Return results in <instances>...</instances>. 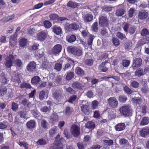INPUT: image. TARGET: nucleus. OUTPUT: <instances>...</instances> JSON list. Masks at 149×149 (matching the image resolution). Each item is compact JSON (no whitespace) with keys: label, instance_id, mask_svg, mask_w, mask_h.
Wrapping results in <instances>:
<instances>
[{"label":"nucleus","instance_id":"f257e3e1","mask_svg":"<svg viewBox=\"0 0 149 149\" xmlns=\"http://www.w3.org/2000/svg\"><path fill=\"white\" fill-rule=\"evenodd\" d=\"M64 141L63 139H60V135L58 134L56 138L54 144L50 147V149H63V143Z\"/></svg>","mask_w":149,"mask_h":149},{"label":"nucleus","instance_id":"f03ea898","mask_svg":"<svg viewBox=\"0 0 149 149\" xmlns=\"http://www.w3.org/2000/svg\"><path fill=\"white\" fill-rule=\"evenodd\" d=\"M15 58L14 56L12 54H9L5 58L4 64L7 68H10L13 63Z\"/></svg>","mask_w":149,"mask_h":149},{"label":"nucleus","instance_id":"7ed1b4c3","mask_svg":"<svg viewBox=\"0 0 149 149\" xmlns=\"http://www.w3.org/2000/svg\"><path fill=\"white\" fill-rule=\"evenodd\" d=\"M68 50L74 55L80 56L82 54V49L81 47H69L67 48Z\"/></svg>","mask_w":149,"mask_h":149},{"label":"nucleus","instance_id":"20e7f679","mask_svg":"<svg viewBox=\"0 0 149 149\" xmlns=\"http://www.w3.org/2000/svg\"><path fill=\"white\" fill-rule=\"evenodd\" d=\"M121 114L125 116H129L130 115L131 110L128 106L125 105L120 107L119 109Z\"/></svg>","mask_w":149,"mask_h":149},{"label":"nucleus","instance_id":"39448f33","mask_svg":"<svg viewBox=\"0 0 149 149\" xmlns=\"http://www.w3.org/2000/svg\"><path fill=\"white\" fill-rule=\"evenodd\" d=\"M107 102L110 107L113 108H116L118 104V100L113 97H111L108 99Z\"/></svg>","mask_w":149,"mask_h":149},{"label":"nucleus","instance_id":"423d86ee","mask_svg":"<svg viewBox=\"0 0 149 149\" xmlns=\"http://www.w3.org/2000/svg\"><path fill=\"white\" fill-rule=\"evenodd\" d=\"M71 132L74 136H78L80 133V128L75 125H73L71 128Z\"/></svg>","mask_w":149,"mask_h":149},{"label":"nucleus","instance_id":"0eeeda50","mask_svg":"<svg viewBox=\"0 0 149 149\" xmlns=\"http://www.w3.org/2000/svg\"><path fill=\"white\" fill-rule=\"evenodd\" d=\"M47 37V34L44 31H42L38 33L36 38L38 40L42 41L45 40Z\"/></svg>","mask_w":149,"mask_h":149},{"label":"nucleus","instance_id":"6e6552de","mask_svg":"<svg viewBox=\"0 0 149 149\" xmlns=\"http://www.w3.org/2000/svg\"><path fill=\"white\" fill-rule=\"evenodd\" d=\"M62 47L60 44H57L54 46L52 51V53L54 55L59 54L61 51Z\"/></svg>","mask_w":149,"mask_h":149},{"label":"nucleus","instance_id":"1a4fd4ad","mask_svg":"<svg viewBox=\"0 0 149 149\" xmlns=\"http://www.w3.org/2000/svg\"><path fill=\"white\" fill-rule=\"evenodd\" d=\"M79 28V25L75 23L70 24L66 27V30L70 31L73 30H76Z\"/></svg>","mask_w":149,"mask_h":149},{"label":"nucleus","instance_id":"9d476101","mask_svg":"<svg viewBox=\"0 0 149 149\" xmlns=\"http://www.w3.org/2000/svg\"><path fill=\"white\" fill-rule=\"evenodd\" d=\"M99 24L104 26H107L108 25V21L107 17L105 16H102L99 18Z\"/></svg>","mask_w":149,"mask_h":149},{"label":"nucleus","instance_id":"9b49d317","mask_svg":"<svg viewBox=\"0 0 149 149\" xmlns=\"http://www.w3.org/2000/svg\"><path fill=\"white\" fill-rule=\"evenodd\" d=\"M142 63V60L140 58H137L135 59L133 61L132 68L134 69L140 67Z\"/></svg>","mask_w":149,"mask_h":149},{"label":"nucleus","instance_id":"f8f14e48","mask_svg":"<svg viewBox=\"0 0 149 149\" xmlns=\"http://www.w3.org/2000/svg\"><path fill=\"white\" fill-rule=\"evenodd\" d=\"M53 96L55 100H56V102L57 103H58V102L61 101L63 100L64 98V96L63 95L57 92L53 93Z\"/></svg>","mask_w":149,"mask_h":149},{"label":"nucleus","instance_id":"ddd939ff","mask_svg":"<svg viewBox=\"0 0 149 149\" xmlns=\"http://www.w3.org/2000/svg\"><path fill=\"white\" fill-rule=\"evenodd\" d=\"M148 16V13L144 10L140 11L138 14V18L141 20L145 19Z\"/></svg>","mask_w":149,"mask_h":149},{"label":"nucleus","instance_id":"4468645a","mask_svg":"<svg viewBox=\"0 0 149 149\" xmlns=\"http://www.w3.org/2000/svg\"><path fill=\"white\" fill-rule=\"evenodd\" d=\"M108 65H111V64L107 62H102L99 66V68L103 72L107 71L108 70V68L106 67Z\"/></svg>","mask_w":149,"mask_h":149},{"label":"nucleus","instance_id":"2eb2a0df","mask_svg":"<svg viewBox=\"0 0 149 149\" xmlns=\"http://www.w3.org/2000/svg\"><path fill=\"white\" fill-rule=\"evenodd\" d=\"M36 64L34 61L30 62L27 66V70L33 72L36 68Z\"/></svg>","mask_w":149,"mask_h":149},{"label":"nucleus","instance_id":"dca6fc26","mask_svg":"<svg viewBox=\"0 0 149 149\" xmlns=\"http://www.w3.org/2000/svg\"><path fill=\"white\" fill-rule=\"evenodd\" d=\"M126 127L124 123H120L116 125L115 128L116 131H121L124 130Z\"/></svg>","mask_w":149,"mask_h":149},{"label":"nucleus","instance_id":"f3484780","mask_svg":"<svg viewBox=\"0 0 149 149\" xmlns=\"http://www.w3.org/2000/svg\"><path fill=\"white\" fill-rule=\"evenodd\" d=\"M40 81V79L37 76H35L32 78L31 80V82L34 85H36L38 87Z\"/></svg>","mask_w":149,"mask_h":149},{"label":"nucleus","instance_id":"a211bd4d","mask_svg":"<svg viewBox=\"0 0 149 149\" xmlns=\"http://www.w3.org/2000/svg\"><path fill=\"white\" fill-rule=\"evenodd\" d=\"M89 8L90 10L93 12L94 15H97L98 10L100 8L98 7L95 5L90 6Z\"/></svg>","mask_w":149,"mask_h":149},{"label":"nucleus","instance_id":"6ab92c4d","mask_svg":"<svg viewBox=\"0 0 149 149\" xmlns=\"http://www.w3.org/2000/svg\"><path fill=\"white\" fill-rule=\"evenodd\" d=\"M36 123L35 120H31L28 122L26 124L27 127L29 128H34L36 125Z\"/></svg>","mask_w":149,"mask_h":149},{"label":"nucleus","instance_id":"aec40b11","mask_svg":"<svg viewBox=\"0 0 149 149\" xmlns=\"http://www.w3.org/2000/svg\"><path fill=\"white\" fill-rule=\"evenodd\" d=\"M27 40V39L23 38L20 39L19 42L20 47H23L26 45Z\"/></svg>","mask_w":149,"mask_h":149},{"label":"nucleus","instance_id":"412c9836","mask_svg":"<svg viewBox=\"0 0 149 149\" xmlns=\"http://www.w3.org/2000/svg\"><path fill=\"white\" fill-rule=\"evenodd\" d=\"M132 101L134 105H137L141 103V100L139 97H135L132 98Z\"/></svg>","mask_w":149,"mask_h":149},{"label":"nucleus","instance_id":"4be33fe9","mask_svg":"<svg viewBox=\"0 0 149 149\" xmlns=\"http://www.w3.org/2000/svg\"><path fill=\"white\" fill-rule=\"evenodd\" d=\"M149 133V129L147 128H144L140 132V134L141 136L145 137Z\"/></svg>","mask_w":149,"mask_h":149},{"label":"nucleus","instance_id":"5701e85b","mask_svg":"<svg viewBox=\"0 0 149 149\" xmlns=\"http://www.w3.org/2000/svg\"><path fill=\"white\" fill-rule=\"evenodd\" d=\"M81 111L86 114H88L89 108L88 106L83 105L81 107Z\"/></svg>","mask_w":149,"mask_h":149},{"label":"nucleus","instance_id":"b1692460","mask_svg":"<svg viewBox=\"0 0 149 149\" xmlns=\"http://www.w3.org/2000/svg\"><path fill=\"white\" fill-rule=\"evenodd\" d=\"M93 17L92 15L90 14H86L84 17L85 21L89 22L91 21L93 19Z\"/></svg>","mask_w":149,"mask_h":149},{"label":"nucleus","instance_id":"393cba45","mask_svg":"<svg viewBox=\"0 0 149 149\" xmlns=\"http://www.w3.org/2000/svg\"><path fill=\"white\" fill-rule=\"evenodd\" d=\"M53 31L57 35H60L61 33L62 29L59 27L57 26L53 27L52 28Z\"/></svg>","mask_w":149,"mask_h":149},{"label":"nucleus","instance_id":"a878e982","mask_svg":"<svg viewBox=\"0 0 149 149\" xmlns=\"http://www.w3.org/2000/svg\"><path fill=\"white\" fill-rule=\"evenodd\" d=\"M44 55L43 50L42 49L39 50L37 52H35V56L38 58H40L43 57Z\"/></svg>","mask_w":149,"mask_h":149},{"label":"nucleus","instance_id":"bb28decb","mask_svg":"<svg viewBox=\"0 0 149 149\" xmlns=\"http://www.w3.org/2000/svg\"><path fill=\"white\" fill-rule=\"evenodd\" d=\"M76 73L78 75L82 76L84 75V72L83 70L79 67H77L75 70Z\"/></svg>","mask_w":149,"mask_h":149},{"label":"nucleus","instance_id":"cd10ccee","mask_svg":"<svg viewBox=\"0 0 149 149\" xmlns=\"http://www.w3.org/2000/svg\"><path fill=\"white\" fill-rule=\"evenodd\" d=\"M95 124L94 122L89 121L86 123L85 125V127L87 128L93 129L94 128Z\"/></svg>","mask_w":149,"mask_h":149},{"label":"nucleus","instance_id":"c85d7f7f","mask_svg":"<svg viewBox=\"0 0 149 149\" xmlns=\"http://www.w3.org/2000/svg\"><path fill=\"white\" fill-rule=\"evenodd\" d=\"M14 16V15H13L11 16H6L1 19V21L4 22H6L13 19Z\"/></svg>","mask_w":149,"mask_h":149},{"label":"nucleus","instance_id":"c756f323","mask_svg":"<svg viewBox=\"0 0 149 149\" xmlns=\"http://www.w3.org/2000/svg\"><path fill=\"white\" fill-rule=\"evenodd\" d=\"M78 5V4L76 2H73L71 1H70L67 4L68 6L72 8H76Z\"/></svg>","mask_w":149,"mask_h":149},{"label":"nucleus","instance_id":"7c9ffc66","mask_svg":"<svg viewBox=\"0 0 149 149\" xmlns=\"http://www.w3.org/2000/svg\"><path fill=\"white\" fill-rule=\"evenodd\" d=\"M149 122V119L148 117H143L140 123V124L142 125H146Z\"/></svg>","mask_w":149,"mask_h":149},{"label":"nucleus","instance_id":"2f4dec72","mask_svg":"<svg viewBox=\"0 0 149 149\" xmlns=\"http://www.w3.org/2000/svg\"><path fill=\"white\" fill-rule=\"evenodd\" d=\"M67 40L69 42H72L76 40V37L74 35H72L70 36H67L66 38Z\"/></svg>","mask_w":149,"mask_h":149},{"label":"nucleus","instance_id":"473e14b6","mask_svg":"<svg viewBox=\"0 0 149 149\" xmlns=\"http://www.w3.org/2000/svg\"><path fill=\"white\" fill-rule=\"evenodd\" d=\"M8 123L6 121L0 122V129H3L7 128L8 126Z\"/></svg>","mask_w":149,"mask_h":149},{"label":"nucleus","instance_id":"72a5a7b5","mask_svg":"<svg viewBox=\"0 0 149 149\" xmlns=\"http://www.w3.org/2000/svg\"><path fill=\"white\" fill-rule=\"evenodd\" d=\"M72 85L73 87L75 88H77L79 89L82 88V84L78 82H74L72 84Z\"/></svg>","mask_w":149,"mask_h":149},{"label":"nucleus","instance_id":"f704fd0d","mask_svg":"<svg viewBox=\"0 0 149 149\" xmlns=\"http://www.w3.org/2000/svg\"><path fill=\"white\" fill-rule=\"evenodd\" d=\"M125 12L124 9H121L118 10L116 12V14L117 16H121L123 15Z\"/></svg>","mask_w":149,"mask_h":149},{"label":"nucleus","instance_id":"c9c22d12","mask_svg":"<svg viewBox=\"0 0 149 149\" xmlns=\"http://www.w3.org/2000/svg\"><path fill=\"white\" fill-rule=\"evenodd\" d=\"M58 130L57 127L54 126L52 128L49 130V134L50 135H53L57 132Z\"/></svg>","mask_w":149,"mask_h":149},{"label":"nucleus","instance_id":"e433bc0d","mask_svg":"<svg viewBox=\"0 0 149 149\" xmlns=\"http://www.w3.org/2000/svg\"><path fill=\"white\" fill-rule=\"evenodd\" d=\"M7 88L6 87H3L0 88V95L4 96L7 93Z\"/></svg>","mask_w":149,"mask_h":149},{"label":"nucleus","instance_id":"4c0bfd02","mask_svg":"<svg viewBox=\"0 0 149 149\" xmlns=\"http://www.w3.org/2000/svg\"><path fill=\"white\" fill-rule=\"evenodd\" d=\"M41 67L43 68V69H46L49 68V64L47 60H46L42 62V64L41 65Z\"/></svg>","mask_w":149,"mask_h":149},{"label":"nucleus","instance_id":"58836bf2","mask_svg":"<svg viewBox=\"0 0 149 149\" xmlns=\"http://www.w3.org/2000/svg\"><path fill=\"white\" fill-rule=\"evenodd\" d=\"M19 113L21 118L26 119L28 118V114L26 112L21 111Z\"/></svg>","mask_w":149,"mask_h":149},{"label":"nucleus","instance_id":"ea45409f","mask_svg":"<svg viewBox=\"0 0 149 149\" xmlns=\"http://www.w3.org/2000/svg\"><path fill=\"white\" fill-rule=\"evenodd\" d=\"M21 87L22 88L30 89L31 86L29 84L24 83L21 84Z\"/></svg>","mask_w":149,"mask_h":149},{"label":"nucleus","instance_id":"a19ab883","mask_svg":"<svg viewBox=\"0 0 149 149\" xmlns=\"http://www.w3.org/2000/svg\"><path fill=\"white\" fill-rule=\"evenodd\" d=\"M43 24L45 27L47 29H48L52 26L51 23L49 21L45 20Z\"/></svg>","mask_w":149,"mask_h":149},{"label":"nucleus","instance_id":"79ce46f5","mask_svg":"<svg viewBox=\"0 0 149 149\" xmlns=\"http://www.w3.org/2000/svg\"><path fill=\"white\" fill-rule=\"evenodd\" d=\"M12 80L13 81L17 82L18 83L20 82V78L19 77V75L18 74H17V76L13 77Z\"/></svg>","mask_w":149,"mask_h":149},{"label":"nucleus","instance_id":"37998d69","mask_svg":"<svg viewBox=\"0 0 149 149\" xmlns=\"http://www.w3.org/2000/svg\"><path fill=\"white\" fill-rule=\"evenodd\" d=\"M58 119V116L56 114H52L50 120L52 121H57Z\"/></svg>","mask_w":149,"mask_h":149},{"label":"nucleus","instance_id":"c03bdc74","mask_svg":"<svg viewBox=\"0 0 149 149\" xmlns=\"http://www.w3.org/2000/svg\"><path fill=\"white\" fill-rule=\"evenodd\" d=\"M130 85L134 88H137L139 86V84L136 81H133L131 82Z\"/></svg>","mask_w":149,"mask_h":149},{"label":"nucleus","instance_id":"a18cd8bd","mask_svg":"<svg viewBox=\"0 0 149 149\" xmlns=\"http://www.w3.org/2000/svg\"><path fill=\"white\" fill-rule=\"evenodd\" d=\"M74 77L73 73L72 72H68L66 77V79L69 80L72 79Z\"/></svg>","mask_w":149,"mask_h":149},{"label":"nucleus","instance_id":"49530a36","mask_svg":"<svg viewBox=\"0 0 149 149\" xmlns=\"http://www.w3.org/2000/svg\"><path fill=\"white\" fill-rule=\"evenodd\" d=\"M143 74V72L142 70H141L140 69L136 70L135 72L136 76L140 77Z\"/></svg>","mask_w":149,"mask_h":149},{"label":"nucleus","instance_id":"de8ad7c7","mask_svg":"<svg viewBox=\"0 0 149 149\" xmlns=\"http://www.w3.org/2000/svg\"><path fill=\"white\" fill-rule=\"evenodd\" d=\"M22 104L24 106L27 105L29 107H31V104L30 102H28L27 100L26 99H24L22 101Z\"/></svg>","mask_w":149,"mask_h":149},{"label":"nucleus","instance_id":"09e8293b","mask_svg":"<svg viewBox=\"0 0 149 149\" xmlns=\"http://www.w3.org/2000/svg\"><path fill=\"white\" fill-rule=\"evenodd\" d=\"M62 65L60 63H56L55 64L54 69L58 71H60L62 68Z\"/></svg>","mask_w":149,"mask_h":149},{"label":"nucleus","instance_id":"8fccbe9b","mask_svg":"<svg viewBox=\"0 0 149 149\" xmlns=\"http://www.w3.org/2000/svg\"><path fill=\"white\" fill-rule=\"evenodd\" d=\"M124 90L125 92L128 94H131L133 93V91L128 87L125 86L124 87Z\"/></svg>","mask_w":149,"mask_h":149},{"label":"nucleus","instance_id":"3c124183","mask_svg":"<svg viewBox=\"0 0 149 149\" xmlns=\"http://www.w3.org/2000/svg\"><path fill=\"white\" fill-rule=\"evenodd\" d=\"M48 125L47 122L45 120H42L41 122V126L44 129H47Z\"/></svg>","mask_w":149,"mask_h":149},{"label":"nucleus","instance_id":"603ef678","mask_svg":"<svg viewBox=\"0 0 149 149\" xmlns=\"http://www.w3.org/2000/svg\"><path fill=\"white\" fill-rule=\"evenodd\" d=\"M77 98V96L73 95L70 96L69 98L68 102L70 103H72Z\"/></svg>","mask_w":149,"mask_h":149},{"label":"nucleus","instance_id":"864d4df0","mask_svg":"<svg viewBox=\"0 0 149 149\" xmlns=\"http://www.w3.org/2000/svg\"><path fill=\"white\" fill-rule=\"evenodd\" d=\"M127 97L124 96H120L119 97L118 100L119 101L121 102H124L127 100Z\"/></svg>","mask_w":149,"mask_h":149},{"label":"nucleus","instance_id":"5fc2aeb1","mask_svg":"<svg viewBox=\"0 0 149 149\" xmlns=\"http://www.w3.org/2000/svg\"><path fill=\"white\" fill-rule=\"evenodd\" d=\"M15 64L18 67H20L22 64V63L21 60L19 59H17L14 60Z\"/></svg>","mask_w":149,"mask_h":149},{"label":"nucleus","instance_id":"6e6d98bb","mask_svg":"<svg viewBox=\"0 0 149 149\" xmlns=\"http://www.w3.org/2000/svg\"><path fill=\"white\" fill-rule=\"evenodd\" d=\"M108 146H110L112 145L113 143V141L112 140H104L103 141Z\"/></svg>","mask_w":149,"mask_h":149},{"label":"nucleus","instance_id":"4d7b16f0","mask_svg":"<svg viewBox=\"0 0 149 149\" xmlns=\"http://www.w3.org/2000/svg\"><path fill=\"white\" fill-rule=\"evenodd\" d=\"M116 36L118 38L121 40H123L125 38V35L120 32H118L117 33Z\"/></svg>","mask_w":149,"mask_h":149},{"label":"nucleus","instance_id":"13d9d810","mask_svg":"<svg viewBox=\"0 0 149 149\" xmlns=\"http://www.w3.org/2000/svg\"><path fill=\"white\" fill-rule=\"evenodd\" d=\"M45 95V92L44 91H42L39 93V98L40 100H42L44 99V96Z\"/></svg>","mask_w":149,"mask_h":149},{"label":"nucleus","instance_id":"bf43d9fd","mask_svg":"<svg viewBox=\"0 0 149 149\" xmlns=\"http://www.w3.org/2000/svg\"><path fill=\"white\" fill-rule=\"evenodd\" d=\"M112 8L110 6H105L102 8V9L105 11L109 12L112 10Z\"/></svg>","mask_w":149,"mask_h":149},{"label":"nucleus","instance_id":"052dcab7","mask_svg":"<svg viewBox=\"0 0 149 149\" xmlns=\"http://www.w3.org/2000/svg\"><path fill=\"white\" fill-rule=\"evenodd\" d=\"M98 102L97 100H94L92 102V107L93 109H96L98 107Z\"/></svg>","mask_w":149,"mask_h":149},{"label":"nucleus","instance_id":"680f3d73","mask_svg":"<svg viewBox=\"0 0 149 149\" xmlns=\"http://www.w3.org/2000/svg\"><path fill=\"white\" fill-rule=\"evenodd\" d=\"M38 145H44L46 144V141L42 139H39L37 142Z\"/></svg>","mask_w":149,"mask_h":149},{"label":"nucleus","instance_id":"e2e57ef3","mask_svg":"<svg viewBox=\"0 0 149 149\" xmlns=\"http://www.w3.org/2000/svg\"><path fill=\"white\" fill-rule=\"evenodd\" d=\"M18 144L21 146H23L25 148V149H28V144L25 142H19L18 143Z\"/></svg>","mask_w":149,"mask_h":149},{"label":"nucleus","instance_id":"0e129e2a","mask_svg":"<svg viewBox=\"0 0 149 149\" xmlns=\"http://www.w3.org/2000/svg\"><path fill=\"white\" fill-rule=\"evenodd\" d=\"M93 61L91 58L88 59L85 61V64L89 66H91L93 64Z\"/></svg>","mask_w":149,"mask_h":149},{"label":"nucleus","instance_id":"69168bd1","mask_svg":"<svg viewBox=\"0 0 149 149\" xmlns=\"http://www.w3.org/2000/svg\"><path fill=\"white\" fill-rule=\"evenodd\" d=\"M6 39V36H1L0 37V41L2 43H5L7 42Z\"/></svg>","mask_w":149,"mask_h":149},{"label":"nucleus","instance_id":"338daca9","mask_svg":"<svg viewBox=\"0 0 149 149\" xmlns=\"http://www.w3.org/2000/svg\"><path fill=\"white\" fill-rule=\"evenodd\" d=\"M49 17L52 20H56L58 19V15L56 14H52L50 15Z\"/></svg>","mask_w":149,"mask_h":149},{"label":"nucleus","instance_id":"774afa93","mask_svg":"<svg viewBox=\"0 0 149 149\" xmlns=\"http://www.w3.org/2000/svg\"><path fill=\"white\" fill-rule=\"evenodd\" d=\"M130 63V61L128 60H125L123 61V65L125 67H127Z\"/></svg>","mask_w":149,"mask_h":149}]
</instances>
